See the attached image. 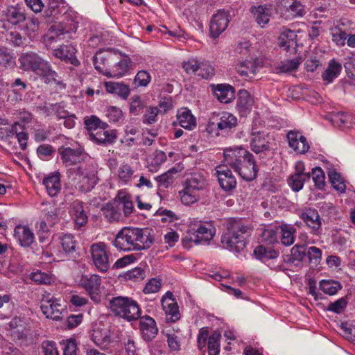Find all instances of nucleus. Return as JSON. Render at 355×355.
Returning a JSON list of instances; mask_svg holds the SVG:
<instances>
[{"mask_svg": "<svg viewBox=\"0 0 355 355\" xmlns=\"http://www.w3.org/2000/svg\"><path fill=\"white\" fill-rule=\"evenodd\" d=\"M289 146L298 154H304L309 150L306 138L298 130H290L287 133Z\"/></svg>", "mask_w": 355, "mask_h": 355, "instance_id": "obj_18", "label": "nucleus"}, {"mask_svg": "<svg viewBox=\"0 0 355 355\" xmlns=\"http://www.w3.org/2000/svg\"><path fill=\"white\" fill-rule=\"evenodd\" d=\"M62 163L66 166H70L83 160L86 153L84 148L78 146L76 148L62 147L58 150Z\"/></svg>", "mask_w": 355, "mask_h": 355, "instance_id": "obj_15", "label": "nucleus"}, {"mask_svg": "<svg viewBox=\"0 0 355 355\" xmlns=\"http://www.w3.org/2000/svg\"><path fill=\"white\" fill-rule=\"evenodd\" d=\"M213 92L216 98L223 103H228L234 98V89L230 85H217L213 87Z\"/></svg>", "mask_w": 355, "mask_h": 355, "instance_id": "obj_31", "label": "nucleus"}, {"mask_svg": "<svg viewBox=\"0 0 355 355\" xmlns=\"http://www.w3.org/2000/svg\"><path fill=\"white\" fill-rule=\"evenodd\" d=\"M329 181L332 185V187L337 191L340 193H344L345 191V184L342 181V178L340 175L336 172L331 171L328 174Z\"/></svg>", "mask_w": 355, "mask_h": 355, "instance_id": "obj_57", "label": "nucleus"}, {"mask_svg": "<svg viewBox=\"0 0 355 355\" xmlns=\"http://www.w3.org/2000/svg\"><path fill=\"white\" fill-rule=\"evenodd\" d=\"M254 101L250 94L245 89L239 92L236 108L241 116H245L251 110Z\"/></svg>", "mask_w": 355, "mask_h": 355, "instance_id": "obj_29", "label": "nucleus"}, {"mask_svg": "<svg viewBox=\"0 0 355 355\" xmlns=\"http://www.w3.org/2000/svg\"><path fill=\"white\" fill-rule=\"evenodd\" d=\"M260 67L261 65L258 60L252 58L250 60L239 62L236 65V70L245 80H250L255 76Z\"/></svg>", "mask_w": 355, "mask_h": 355, "instance_id": "obj_21", "label": "nucleus"}, {"mask_svg": "<svg viewBox=\"0 0 355 355\" xmlns=\"http://www.w3.org/2000/svg\"><path fill=\"white\" fill-rule=\"evenodd\" d=\"M105 87L108 93L117 94L123 98H126L130 94L129 87L123 83L107 82Z\"/></svg>", "mask_w": 355, "mask_h": 355, "instance_id": "obj_39", "label": "nucleus"}, {"mask_svg": "<svg viewBox=\"0 0 355 355\" xmlns=\"http://www.w3.org/2000/svg\"><path fill=\"white\" fill-rule=\"evenodd\" d=\"M254 254L258 259L266 261L269 259H276L278 257L279 253L272 248L259 245L255 248Z\"/></svg>", "mask_w": 355, "mask_h": 355, "instance_id": "obj_42", "label": "nucleus"}, {"mask_svg": "<svg viewBox=\"0 0 355 355\" xmlns=\"http://www.w3.org/2000/svg\"><path fill=\"white\" fill-rule=\"evenodd\" d=\"M81 284L94 302L98 304L101 302V278L100 276L92 275L89 277H83Z\"/></svg>", "mask_w": 355, "mask_h": 355, "instance_id": "obj_13", "label": "nucleus"}, {"mask_svg": "<svg viewBox=\"0 0 355 355\" xmlns=\"http://www.w3.org/2000/svg\"><path fill=\"white\" fill-rule=\"evenodd\" d=\"M159 114L157 107H148L144 115V123L153 124L157 121V116Z\"/></svg>", "mask_w": 355, "mask_h": 355, "instance_id": "obj_61", "label": "nucleus"}, {"mask_svg": "<svg viewBox=\"0 0 355 355\" xmlns=\"http://www.w3.org/2000/svg\"><path fill=\"white\" fill-rule=\"evenodd\" d=\"M8 331L12 340L16 343L26 345L31 340V329L27 320L15 317L8 323Z\"/></svg>", "mask_w": 355, "mask_h": 355, "instance_id": "obj_9", "label": "nucleus"}, {"mask_svg": "<svg viewBox=\"0 0 355 355\" xmlns=\"http://www.w3.org/2000/svg\"><path fill=\"white\" fill-rule=\"evenodd\" d=\"M42 349L44 355H60L56 344L53 341L45 340L42 342Z\"/></svg>", "mask_w": 355, "mask_h": 355, "instance_id": "obj_64", "label": "nucleus"}, {"mask_svg": "<svg viewBox=\"0 0 355 355\" xmlns=\"http://www.w3.org/2000/svg\"><path fill=\"white\" fill-rule=\"evenodd\" d=\"M300 64V59L295 58L281 62L278 67L280 72L288 73L295 71Z\"/></svg>", "mask_w": 355, "mask_h": 355, "instance_id": "obj_58", "label": "nucleus"}, {"mask_svg": "<svg viewBox=\"0 0 355 355\" xmlns=\"http://www.w3.org/2000/svg\"><path fill=\"white\" fill-rule=\"evenodd\" d=\"M112 63L109 65V68L105 69V76L109 78H121L128 71L131 60L128 57L121 58L119 53V60Z\"/></svg>", "mask_w": 355, "mask_h": 355, "instance_id": "obj_19", "label": "nucleus"}, {"mask_svg": "<svg viewBox=\"0 0 355 355\" xmlns=\"http://www.w3.org/2000/svg\"><path fill=\"white\" fill-rule=\"evenodd\" d=\"M135 170L128 164L123 163L120 164L116 171L118 182L122 185H128L135 179Z\"/></svg>", "mask_w": 355, "mask_h": 355, "instance_id": "obj_33", "label": "nucleus"}, {"mask_svg": "<svg viewBox=\"0 0 355 355\" xmlns=\"http://www.w3.org/2000/svg\"><path fill=\"white\" fill-rule=\"evenodd\" d=\"M312 178L317 188L321 189L324 187L325 177L323 171L320 168L316 167L312 169Z\"/></svg>", "mask_w": 355, "mask_h": 355, "instance_id": "obj_60", "label": "nucleus"}, {"mask_svg": "<svg viewBox=\"0 0 355 355\" xmlns=\"http://www.w3.org/2000/svg\"><path fill=\"white\" fill-rule=\"evenodd\" d=\"M42 184L50 196H56L61 190L60 173L54 172L45 176L42 180Z\"/></svg>", "mask_w": 355, "mask_h": 355, "instance_id": "obj_25", "label": "nucleus"}, {"mask_svg": "<svg viewBox=\"0 0 355 355\" xmlns=\"http://www.w3.org/2000/svg\"><path fill=\"white\" fill-rule=\"evenodd\" d=\"M221 335L217 331L212 333L208 339V354L209 355H218L220 351V340Z\"/></svg>", "mask_w": 355, "mask_h": 355, "instance_id": "obj_48", "label": "nucleus"}, {"mask_svg": "<svg viewBox=\"0 0 355 355\" xmlns=\"http://www.w3.org/2000/svg\"><path fill=\"white\" fill-rule=\"evenodd\" d=\"M84 124L89 131L98 130L99 129L107 128L108 125L107 123L102 121L98 117L95 115H91L86 117L84 121Z\"/></svg>", "mask_w": 355, "mask_h": 355, "instance_id": "obj_49", "label": "nucleus"}, {"mask_svg": "<svg viewBox=\"0 0 355 355\" xmlns=\"http://www.w3.org/2000/svg\"><path fill=\"white\" fill-rule=\"evenodd\" d=\"M60 243L64 253L73 252L76 246V241L71 234H64L60 236Z\"/></svg>", "mask_w": 355, "mask_h": 355, "instance_id": "obj_45", "label": "nucleus"}, {"mask_svg": "<svg viewBox=\"0 0 355 355\" xmlns=\"http://www.w3.org/2000/svg\"><path fill=\"white\" fill-rule=\"evenodd\" d=\"M153 156L152 160L148 165V168L150 172L154 173L166 162L167 157L166 153L162 150H156Z\"/></svg>", "mask_w": 355, "mask_h": 355, "instance_id": "obj_47", "label": "nucleus"}, {"mask_svg": "<svg viewBox=\"0 0 355 355\" xmlns=\"http://www.w3.org/2000/svg\"><path fill=\"white\" fill-rule=\"evenodd\" d=\"M19 129H22V125L16 122L13 125L2 124L0 123V138L4 139L15 135Z\"/></svg>", "mask_w": 355, "mask_h": 355, "instance_id": "obj_52", "label": "nucleus"}, {"mask_svg": "<svg viewBox=\"0 0 355 355\" xmlns=\"http://www.w3.org/2000/svg\"><path fill=\"white\" fill-rule=\"evenodd\" d=\"M19 62L22 70L34 73L44 79L45 83L64 86L62 79L53 70L51 64L39 54L33 51L24 53L20 55Z\"/></svg>", "mask_w": 355, "mask_h": 355, "instance_id": "obj_2", "label": "nucleus"}, {"mask_svg": "<svg viewBox=\"0 0 355 355\" xmlns=\"http://www.w3.org/2000/svg\"><path fill=\"white\" fill-rule=\"evenodd\" d=\"M332 41L338 46H343L346 43L347 33L340 27L336 26L331 31Z\"/></svg>", "mask_w": 355, "mask_h": 355, "instance_id": "obj_56", "label": "nucleus"}, {"mask_svg": "<svg viewBox=\"0 0 355 355\" xmlns=\"http://www.w3.org/2000/svg\"><path fill=\"white\" fill-rule=\"evenodd\" d=\"M117 60H119V53L116 51L107 50L97 53L93 58V62L95 69L105 76V69L109 68V65Z\"/></svg>", "mask_w": 355, "mask_h": 355, "instance_id": "obj_17", "label": "nucleus"}, {"mask_svg": "<svg viewBox=\"0 0 355 355\" xmlns=\"http://www.w3.org/2000/svg\"><path fill=\"white\" fill-rule=\"evenodd\" d=\"M77 26L72 20L69 23H60L51 27L49 34L45 38L46 44H51L58 40H69L72 38L71 35L76 33Z\"/></svg>", "mask_w": 355, "mask_h": 355, "instance_id": "obj_11", "label": "nucleus"}, {"mask_svg": "<svg viewBox=\"0 0 355 355\" xmlns=\"http://www.w3.org/2000/svg\"><path fill=\"white\" fill-rule=\"evenodd\" d=\"M320 288L325 294L334 295L342 288V286L338 282L323 279L320 282Z\"/></svg>", "mask_w": 355, "mask_h": 355, "instance_id": "obj_46", "label": "nucleus"}, {"mask_svg": "<svg viewBox=\"0 0 355 355\" xmlns=\"http://www.w3.org/2000/svg\"><path fill=\"white\" fill-rule=\"evenodd\" d=\"M250 12L257 25L261 28H265L272 17L271 6L266 4L252 6Z\"/></svg>", "mask_w": 355, "mask_h": 355, "instance_id": "obj_20", "label": "nucleus"}, {"mask_svg": "<svg viewBox=\"0 0 355 355\" xmlns=\"http://www.w3.org/2000/svg\"><path fill=\"white\" fill-rule=\"evenodd\" d=\"M139 327L142 337L145 340H151L158 333V328L153 318L150 316L141 318Z\"/></svg>", "mask_w": 355, "mask_h": 355, "instance_id": "obj_24", "label": "nucleus"}, {"mask_svg": "<svg viewBox=\"0 0 355 355\" xmlns=\"http://www.w3.org/2000/svg\"><path fill=\"white\" fill-rule=\"evenodd\" d=\"M76 49L71 44L62 45L53 51V55L61 60L69 61L73 64H76Z\"/></svg>", "mask_w": 355, "mask_h": 355, "instance_id": "obj_37", "label": "nucleus"}, {"mask_svg": "<svg viewBox=\"0 0 355 355\" xmlns=\"http://www.w3.org/2000/svg\"><path fill=\"white\" fill-rule=\"evenodd\" d=\"M229 15L225 10H218L214 15L210 21L209 32L213 38L218 37L227 28L229 24Z\"/></svg>", "mask_w": 355, "mask_h": 355, "instance_id": "obj_16", "label": "nucleus"}, {"mask_svg": "<svg viewBox=\"0 0 355 355\" xmlns=\"http://www.w3.org/2000/svg\"><path fill=\"white\" fill-rule=\"evenodd\" d=\"M272 139L264 132H252L250 146L251 150L256 154L266 153L271 150Z\"/></svg>", "mask_w": 355, "mask_h": 355, "instance_id": "obj_14", "label": "nucleus"}, {"mask_svg": "<svg viewBox=\"0 0 355 355\" xmlns=\"http://www.w3.org/2000/svg\"><path fill=\"white\" fill-rule=\"evenodd\" d=\"M200 62L195 58H189L182 63V68L188 74L196 73L199 70Z\"/></svg>", "mask_w": 355, "mask_h": 355, "instance_id": "obj_59", "label": "nucleus"}, {"mask_svg": "<svg viewBox=\"0 0 355 355\" xmlns=\"http://www.w3.org/2000/svg\"><path fill=\"white\" fill-rule=\"evenodd\" d=\"M62 345H63V355H78L77 343L74 339L63 340Z\"/></svg>", "mask_w": 355, "mask_h": 355, "instance_id": "obj_63", "label": "nucleus"}, {"mask_svg": "<svg viewBox=\"0 0 355 355\" xmlns=\"http://www.w3.org/2000/svg\"><path fill=\"white\" fill-rule=\"evenodd\" d=\"M31 279L39 284H50L53 281L51 273L37 270L31 274Z\"/></svg>", "mask_w": 355, "mask_h": 355, "instance_id": "obj_54", "label": "nucleus"}, {"mask_svg": "<svg viewBox=\"0 0 355 355\" xmlns=\"http://www.w3.org/2000/svg\"><path fill=\"white\" fill-rule=\"evenodd\" d=\"M154 241L153 230L126 227L116 234L112 243L119 251H141L150 248Z\"/></svg>", "mask_w": 355, "mask_h": 355, "instance_id": "obj_1", "label": "nucleus"}, {"mask_svg": "<svg viewBox=\"0 0 355 355\" xmlns=\"http://www.w3.org/2000/svg\"><path fill=\"white\" fill-rule=\"evenodd\" d=\"M310 178L311 174H293L290 178L289 184L293 191H299L303 188L304 182L309 180Z\"/></svg>", "mask_w": 355, "mask_h": 355, "instance_id": "obj_50", "label": "nucleus"}, {"mask_svg": "<svg viewBox=\"0 0 355 355\" xmlns=\"http://www.w3.org/2000/svg\"><path fill=\"white\" fill-rule=\"evenodd\" d=\"M40 304L41 311L46 318L53 320H58L62 318L64 306L59 300L51 295L50 293L43 296Z\"/></svg>", "mask_w": 355, "mask_h": 355, "instance_id": "obj_12", "label": "nucleus"}, {"mask_svg": "<svg viewBox=\"0 0 355 355\" xmlns=\"http://www.w3.org/2000/svg\"><path fill=\"white\" fill-rule=\"evenodd\" d=\"M89 138L96 144L101 145H108L114 143L116 139L115 130H107L106 128L99 129L96 132H90Z\"/></svg>", "mask_w": 355, "mask_h": 355, "instance_id": "obj_27", "label": "nucleus"}, {"mask_svg": "<svg viewBox=\"0 0 355 355\" xmlns=\"http://www.w3.org/2000/svg\"><path fill=\"white\" fill-rule=\"evenodd\" d=\"M6 15L7 20L14 25L23 22L26 19L24 13L15 6L8 8Z\"/></svg>", "mask_w": 355, "mask_h": 355, "instance_id": "obj_44", "label": "nucleus"}, {"mask_svg": "<svg viewBox=\"0 0 355 355\" xmlns=\"http://www.w3.org/2000/svg\"><path fill=\"white\" fill-rule=\"evenodd\" d=\"M177 121L181 127L188 130H192L196 127V117L188 108L183 107L178 110Z\"/></svg>", "mask_w": 355, "mask_h": 355, "instance_id": "obj_30", "label": "nucleus"}, {"mask_svg": "<svg viewBox=\"0 0 355 355\" xmlns=\"http://www.w3.org/2000/svg\"><path fill=\"white\" fill-rule=\"evenodd\" d=\"M118 198L122 205V209L125 216H129L134 210L133 202L131 197L124 192L120 191L118 194Z\"/></svg>", "mask_w": 355, "mask_h": 355, "instance_id": "obj_51", "label": "nucleus"}, {"mask_svg": "<svg viewBox=\"0 0 355 355\" xmlns=\"http://www.w3.org/2000/svg\"><path fill=\"white\" fill-rule=\"evenodd\" d=\"M215 234L216 228L211 223L193 218L189 223L188 236L182 239V245L184 248H189L193 243H207L213 239Z\"/></svg>", "mask_w": 355, "mask_h": 355, "instance_id": "obj_5", "label": "nucleus"}, {"mask_svg": "<svg viewBox=\"0 0 355 355\" xmlns=\"http://www.w3.org/2000/svg\"><path fill=\"white\" fill-rule=\"evenodd\" d=\"M90 252L94 265L100 272H107L110 266V253L108 246L104 242L91 245Z\"/></svg>", "mask_w": 355, "mask_h": 355, "instance_id": "obj_10", "label": "nucleus"}, {"mask_svg": "<svg viewBox=\"0 0 355 355\" xmlns=\"http://www.w3.org/2000/svg\"><path fill=\"white\" fill-rule=\"evenodd\" d=\"M225 162L247 181L254 180L257 174V166L252 154L243 148L228 149L224 152Z\"/></svg>", "mask_w": 355, "mask_h": 355, "instance_id": "obj_3", "label": "nucleus"}, {"mask_svg": "<svg viewBox=\"0 0 355 355\" xmlns=\"http://www.w3.org/2000/svg\"><path fill=\"white\" fill-rule=\"evenodd\" d=\"M92 340L96 345L102 349L107 350L111 344V333L106 328H96L93 330Z\"/></svg>", "mask_w": 355, "mask_h": 355, "instance_id": "obj_26", "label": "nucleus"}, {"mask_svg": "<svg viewBox=\"0 0 355 355\" xmlns=\"http://www.w3.org/2000/svg\"><path fill=\"white\" fill-rule=\"evenodd\" d=\"M252 229L241 220H232L227 224V232L221 236L223 248L233 252H240L245 248L246 239Z\"/></svg>", "mask_w": 355, "mask_h": 355, "instance_id": "obj_4", "label": "nucleus"}, {"mask_svg": "<svg viewBox=\"0 0 355 355\" xmlns=\"http://www.w3.org/2000/svg\"><path fill=\"white\" fill-rule=\"evenodd\" d=\"M167 295H170L168 300L166 299L162 300V306L167 317V320L171 322H175L180 319V312L177 303L174 300L171 299V293H168Z\"/></svg>", "mask_w": 355, "mask_h": 355, "instance_id": "obj_35", "label": "nucleus"}, {"mask_svg": "<svg viewBox=\"0 0 355 355\" xmlns=\"http://www.w3.org/2000/svg\"><path fill=\"white\" fill-rule=\"evenodd\" d=\"M207 186V181L202 175L192 174L186 180L184 189L179 191L181 202L187 206L197 202L204 194Z\"/></svg>", "mask_w": 355, "mask_h": 355, "instance_id": "obj_7", "label": "nucleus"}, {"mask_svg": "<svg viewBox=\"0 0 355 355\" xmlns=\"http://www.w3.org/2000/svg\"><path fill=\"white\" fill-rule=\"evenodd\" d=\"M281 229V243L286 246H290L295 241L296 229L291 225H282Z\"/></svg>", "mask_w": 355, "mask_h": 355, "instance_id": "obj_40", "label": "nucleus"}, {"mask_svg": "<svg viewBox=\"0 0 355 355\" xmlns=\"http://www.w3.org/2000/svg\"><path fill=\"white\" fill-rule=\"evenodd\" d=\"M49 110L56 115L58 119L66 118L69 114V112L65 110V105L63 102L51 104Z\"/></svg>", "mask_w": 355, "mask_h": 355, "instance_id": "obj_62", "label": "nucleus"}, {"mask_svg": "<svg viewBox=\"0 0 355 355\" xmlns=\"http://www.w3.org/2000/svg\"><path fill=\"white\" fill-rule=\"evenodd\" d=\"M218 119V127L220 131L228 132L237 125V119L232 114L227 112L216 114Z\"/></svg>", "mask_w": 355, "mask_h": 355, "instance_id": "obj_36", "label": "nucleus"}, {"mask_svg": "<svg viewBox=\"0 0 355 355\" xmlns=\"http://www.w3.org/2000/svg\"><path fill=\"white\" fill-rule=\"evenodd\" d=\"M98 166L93 162L81 164L73 170L72 184L80 191L87 193L92 191L98 181Z\"/></svg>", "mask_w": 355, "mask_h": 355, "instance_id": "obj_6", "label": "nucleus"}, {"mask_svg": "<svg viewBox=\"0 0 355 355\" xmlns=\"http://www.w3.org/2000/svg\"><path fill=\"white\" fill-rule=\"evenodd\" d=\"M71 213L73 217L75 224L79 227L84 226L87 223V216L83 208V203L79 200H75L71 205Z\"/></svg>", "mask_w": 355, "mask_h": 355, "instance_id": "obj_34", "label": "nucleus"}, {"mask_svg": "<svg viewBox=\"0 0 355 355\" xmlns=\"http://www.w3.org/2000/svg\"><path fill=\"white\" fill-rule=\"evenodd\" d=\"M261 240L267 244L277 243L278 229L277 227H268L264 229L261 234Z\"/></svg>", "mask_w": 355, "mask_h": 355, "instance_id": "obj_53", "label": "nucleus"}, {"mask_svg": "<svg viewBox=\"0 0 355 355\" xmlns=\"http://www.w3.org/2000/svg\"><path fill=\"white\" fill-rule=\"evenodd\" d=\"M121 208L114 204H107L101 211L103 216L110 223L118 221L121 218Z\"/></svg>", "mask_w": 355, "mask_h": 355, "instance_id": "obj_43", "label": "nucleus"}, {"mask_svg": "<svg viewBox=\"0 0 355 355\" xmlns=\"http://www.w3.org/2000/svg\"><path fill=\"white\" fill-rule=\"evenodd\" d=\"M296 38L297 34L294 31L284 29L279 37V45L288 51L291 46L296 43Z\"/></svg>", "mask_w": 355, "mask_h": 355, "instance_id": "obj_41", "label": "nucleus"}, {"mask_svg": "<svg viewBox=\"0 0 355 355\" xmlns=\"http://www.w3.org/2000/svg\"><path fill=\"white\" fill-rule=\"evenodd\" d=\"M341 70V64L334 60H331L329 63L328 67L322 75V80L327 83L333 82V80L340 74Z\"/></svg>", "mask_w": 355, "mask_h": 355, "instance_id": "obj_38", "label": "nucleus"}, {"mask_svg": "<svg viewBox=\"0 0 355 355\" xmlns=\"http://www.w3.org/2000/svg\"><path fill=\"white\" fill-rule=\"evenodd\" d=\"M110 308L114 315L128 322L137 320L141 313L137 302L128 297H112L110 300Z\"/></svg>", "mask_w": 355, "mask_h": 355, "instance_id": "obj_8", "label": "nucleus"}, {"mask_svg": "<svg viewBox=\"0 0 355 355\" xmlns=\"http://www.w3.org/2000/svg\"><path fill=\"white\" fill-rule=\"evenodd\" d=\"M182 171L180 166H174L160 175L156 176L155 180L159 188H168L175 181V175Z\"/></svg>", "mask_w": 355, "mask_h": 355, "instance_id": "obj_32", "label": "nucleus"}, {"mask_svg": "<svg viewBox=\"0 0 355 355\" xmlns=\"http://www.w3.org/2000/svg\"><path fill=\"white\" fill-rule=\"evenodd\" d=\"M14 235L20 245L22 247L31 246L35 239L33 232L27 226H16L14 231Z\"/></svg>", "mask_w": 355, "mask_h": 355, "instance_id": "obj_28", "label": "nucleus"}, {"mask_svg": "<svg viewBox=\"0 0 355 355\" xmlns=\"http://www.w3.org/2000/svg\"><path fill=\"white\" fill-rule=\"evenodd\" d=\"M300 218L311 229V232L313 234L319 235L320 234L322 222L316 209H308L304 210L300 214Z\"/></svg>", "mask_w": 355, "mask_h": 355, "instance_id": "obj_23", "label": "nucleus"}, {"mask_svg": "<svg viewBox=\"0 0 355 355\" xmlns=\"http://www.w3.org/2000/svg\"><path fill=\"white\" fill-rule=\"evenodd\" d=\"M348 301L346 297L338 299L334 302H331L327 307V311L340 314L343 313L347 307Z\"/></svg>", "mask_w": 355, "mask_h": 355, "instance_id": "obj_55", "label": "nucleus"}, {"mask_svg": "<svg viewBox=\"0 0 355 355\" xmlns=\"http://www.w3.org/2000/svg\"><path fill=\"white\" fill-rule=\"evenodd\" d=\"M216 174L220 186L224 191H230L236 187V178L227 166H217Z\"/></svg>", "mask_w": 355, "mask_h": 355, "instance_id": "obj_22", "label": "nucleus"}]
</instances>
